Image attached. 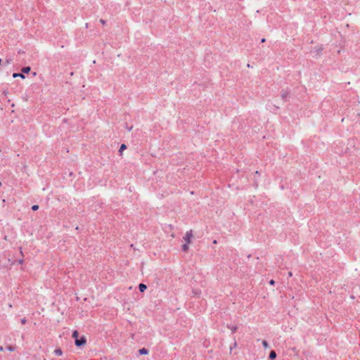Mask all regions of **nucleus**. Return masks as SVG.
<instances>
[{"label":"nucleus","mask_w":360,"mask_h":360,"mask_svg":"<svg viewBox=\"0 0 360 360\" xmlns=\"http://www.w3.org/2000/svg\"><path fill=\"white\" fill-rule=\"evenodd\" d=\"M247 66H248V68H250V67H251V66H250V65L249 63L247 65Z\"/></svg>","instance_id":"nucleus-40"},{"label":"nucleus","mask_w":360,"mask_h":360,"mask_svg":"<svg viewBox=\"0 0 360 360\" xmlns=\"http://www.w3.org/2000/svg\"><path fill=\"white\" fill-rule=\"evenodd\" d=\"M7 349L10 352L15 351V348L11 345L7 347Z\"/></svg>","instance_id":"nucleus-21"},{"label":"nucleus","mask_w":360,"mask_h":360,"mask_svg":"<svg viewBox=\"0 0 360 360\" xmlns=\"http://www.w3.org/2000/svg\"><path fill=\"white\" fill-rule=\"evenodd\" d=\"M30 72V66H24L20 72H13L12 77L13 78L20 77L21 79H25V75L29 74Z\"/></svg>","instance_id":"nucleus-1"},{"label":"nucleus","mask_w":360,"mask_h":360,"mask_svg":"<svg viewBox=\"0 0 360 360\" xmlns=\"http://www.w3.org/2000/svg\"><path fill=\"white\" fill-rule=\"evenodd\" d=\"M292 351H293V352H297L296 348H292Z\"/></svg>","instance_id":"nucleus-37"},{"label":"nucleus","mask_w":360,"mask_h":360,"mask_svg":"<svg viewBox=\"0 0 360 360\" xmlns=\"http://www.w3.org/2000/svg\"><path fill=\"white\" fill-rule=\"evenodd\" d=\"M288 276H292V273L291 271H289V272H288Z\"/></svg>","instance_id":"nucleus-33"},{"label":"nucleus","mask_w":360,"mask_h":360,"mask_svg":"<svg viewBox=\"0 0 360 360\" xmlns=\"http://www.w3.org/2000/svg\"><path fill=\"white\" fill-rule=\"evenodd\" d=\"M262 345H263L264 348H268L269 347V344H268V342L266 340H263L262 341Z\"/></svg>","instance_id":"nucleus-22"},{"label":"nucleus","mask_w":360,"mask_h":360,"mask_svg":"<svg viewBox=\"0 0 360 360\" xmlns=\"http://www.w3.org/2000/svg\"><path fill=\"white\" fill-rule=\"evenodd\" d=\"M39 209V206L38 205H33L32 207H31V210L34 212H36Z\"/></svg>","instance_id":"nucleus-16"},{"label":"nucleus","mask_w":360,"mask_h":360,"mask_svg":"<svg viewBox=\"0 0 360 360\" xmlns=\"http://www.w3.org/2000/svg\"><path fill=\"white\" fill-rule=\"evenodd\" d=\"M25 53V51H21L20 49L18 51V53H19V54H22V53Z\"/></svg>","instance_id":"nucleus-29"},{"label":"nucleus","mask_w":360,"mask_h":360,"mask_svg":"<svg viewBox=\"0 0 360 360\" xmlns=\"http://www.w3.org/2000/svg\"><path fill=\"white\" fill-rule=\"evenodd\" d=\"M86 338L84 336L82 337L80 339L75 340V345L77 347L83 346V345H84L86 344Z\"/></svg>","instance_id":"nucleus-6"},{"label":"nucleus","mask_w":360,"mask_h":360,"mask_svg":"<svg viewBox=\"0 0 360 360\" xmlns=\"http://www.w3.org/2000/svg\"><path fill=\"white\" fill-rule=\"evenodd\" d=\"M265 41H266V39L265 38H262L260 40V43H264Z\"/></svg>","instance_id":"nucleus-28"},{"label":"nucleus","mask_w":360,"mask_h":360,"mask_svg":"<svg viewBox=\"0 0 360 360\" xmlns=\"http://www.w3.org/2000/svg\"><path fill=\"white\" fill-rule=\"evenodd\" d=\"M268 283H269V284L270 285H271V286H274V285H275V284H276V281H275V280H274V279H271V280H269V282H268Z\"/></svg>","instance_id":"nucleus-19"},{"label":"nucleus","mask_w":360,"mask_h":360,"mask_svg":"<svg viewBox=\"0 0 360 360\" xmlns=\"http://www.w3.org/2000/svg\"><path fill=\"white\" fill-rule=\"evenodd\" d=\"M127 148V145L126 143H122L120 146V148L118 149V155L120 156H122V154H123V151L124 150H126Z\"/></svg>","instance_id":"nucleus-8"},{"label":"nucleus","mask_w":360,"mask_h":360,"mask_svg":"<svg viewBox=\"0 0 360 360\" xmlns=\"http://www.w3.org/2000/svg\"><path fill=\"white\" fill-rule=\"evenodd\" d=\"M191 243H184V244L181 245V250L183 252H188L189 251V245Z\"/></svg>","instance_id":"nucleus-10"},{"label":"nucleus","mask_w":360,"mask_h":360,"mask_svg":"<svg viewBox=\"0 0 360 360\" xmlns=\"http://www.w3.org/2000/svg\"><path fill=\"white\" fill-rule=\"evenodd\" d=\"M0 351H4V347L2 346H0Z\"/></svg>","instance_id":"nucleus-34"},{"label":"nucleus","mask_w":360,"mask_h":360,"mask_svg":"<svg viewBox=\"0 0 360 360\" xmlns=\"http://www.w3.org/2000/svg\"><path fill=\"white\" fill-rule=\"evenodd\" d=\"M8 94V90H7V89H4V90H3V94H4V95L6 96Z\"/></svg>","instance_id":"nucleus-27"},{"label":"nucleus","mask_w":360,"mask_h":360,"mask_svg":"<svg viewBox=\"0 0 360 360\" xmlns=\"http://www.w3.org/2000/svg\"><path fill=\"white\" fill-rule=\"evenodd\" d=\"M78 335H79V333H78L77 330L73 331L72 338H74L75 340H77V339H78Z\"/></svg>","instance_id":"nucleus-17"},{"label":"nucleus","mask_w":360,"mask_h":360,"mask_svg":"<svg viewBox=\"0 0 360 360\" xmlns=\"http://www.w3.org/2000/svg\"><path fill=\"white\" fill-rule=\"evenodd\" d=\"M252 186L255 188H258L259 187V181L261 176V173L259 171H255L252 174Z\"/></svg>","instance_id":"nucleus-2"},{"label":"nucleus","mask_w":360,"mask_h":360,"mask_svg":"<svg viewBox=\"0 0 360 360\" xmlns=\"http://www.w3.org/2000/svg\"><path fill=\"white\" fill-rule=\"evenodd\" d=\"M15 262L18 264H22L25 262V260L22 258H20V259H16Z\"/></svg>","instance_id":"nucleus-18"},{"label":"nucleus","mask_w":360,"mask_h":360,"mask_svg":"<svg viewBox=\"0 0 360 360\" xmlns=\"http://www.w3.org/2000/svg\"><path fill=\"white\" fill-rule=\"evenodd\" d=\"M1 64H2V60H1V58H0V66L1 65Z\"/></svg>","instance_id":"nucleus-36"},{"label":"nucleus","mask_w":360,"mask_h":360,"mask_svg":"<svg viewBox=\"0 0 360 360\" xmlns=\"http://www.w3.org/2000/svg\"><path fill=\"white\" fill-rule=\"evenodd\" d=\"M192 294L193 297H199L202 294V291L199 288H193Z\"/></svg>","instance_id":"nucleus-7"},{"label":"nucleus","mask_w":360,"mask_h":360,"mask_svg":"<svg viewBox=\"0 0 360 360\" xmlns=\"http://www.w3.org/2000/svg\"><path fill=\"white\" fill-rule=\"evenodd\" d=\"M133 125L129 126L128 124L126 122L124 123V128L128 131H131L133 129Z\"/></svg>","instance_id":"nucleus-14"},{"label":"nucleus","mask_w":360,"mask_h":360,"mask_svg":"<svg viewBox=\"0 0 360 360\" xmlns=\"http://www.w3.org/2000/svg\"><path fill=\"white\" fill-rule=\"evenodd\" d=\"M72 175H73V172H71L70 173V176H72Z\"/></svg>","instance_id":"nucleus-39"},{"label":"nucleus","mask_w":360,"mask_h":360,"mask_svg":"<svg viewBox=\"0 0 360 360\" xmlns=\"http://www.w3.org/2000/svg\"><path fill=\"white\" fill-rule=\"evenodd\" d=\"M212 243H213V244H217V240H214L212 241Z\"/></svg>","instance_id":"nucleus-32"},{"label":"nucleus","mask_w":360,"mask_h":360,"mask_svg":"<svg viewBox=\"0 0 360 360\" xmlns=\"http://www.w3.org/2000/svg\"><path fill=\"white\" fill-rule=\"evenodd\" d=\"M290 96V90L288 89L286 90L283 89L281 92V99L283 101V102L288 101V98Z\"/></svg>","instance_id":"nucleus-5"},{"label":"nucleus","mask_w":360,"mask_h":360,"mask_svg":"<svg viewBox=\"0 0 360 360\" xmlns=\"http://www.w3.org/2000/svg\"><path fill=\"white\" fill-rule=\"evenodd\" d=\"M229 328L231 330L233 333L236 332V330H237V327L234 326H229Z\"/></svg>","instance_id":"nucleus-23"},{"label":"nucleus","mask_w":360,"mask_h":360,"mask_svg":"<svg viewBox=\"0 0 360 360\" xmlns=\"http://www.w3.org/2000/svg\"><path fill=\"white\" fill-rule=\"evenodd\" d=\"M350 298L352 299V300H354L355 299V296L353 294H352L350 295Z\"/></svg>","instance_id":"nucleus-30"},{"label":"nucleus","mask_w":360,"mask_h":360,"mask_svg":"<svg viewBox=\"0 0 360 360\" xmlns=\"http://www.w3.org/2000/svg\"><path fill=\"white\" fill-rule=\"evenodd\" d=\"M32 75L33 77L36 76L37 75V72H32Z\"/></svg>","instance_id":"nucleus-31"},{"label":"nucleus","mask_w":360,"mask_h":360,"mask_svg":"<svg viewBox=\"0 0 360 360\" xmlns=\"http://www.w3.org/2000/svg\"><path fill=\"white\" fill-rule=\"evenodd\" d=\"M183 238H184L185 243H192V240L193 238V230L191 229L189 231H187L186 232V233L184 234Z\"/></svg>","instance_id":"nucleus-3"},{"label":"nucleus","mask_w":360,"mask_h":360,"mask_svg":"<svg viewBox=\"0 0 360 360\" xmlns=\"http://www.w3.org/2000/svg\"><path fill=\"white\" fill-rule=\"evenodd\" d=\"M129 192H132V189H131V186L129 188Z\"/></svg>","instance_id":"nucleus-35"},{"label":"nucleus","mask_w":360,"mask_h":360,"mask_svg":"<svg viewBox=\"0 0 360 360\" xmlns=\"http://www.w3.org/2000/svg\"><path fill=\"white\" fill-rule=\"evenodd\" d=\"M138 289L140 292L144 293L145 291L148 289V286L146 284L141 283L138 285Z\"/></svg>","instance_id":"nucleus-9"},{"label":"nucleus","mask_w":360,"mask_h":360,"mask_svg":"<svg viewBox=\"0 0 360 360\" xmlns=\"http://www.w3.org/2000/svg\"><path fill=\"white\" fill-rule=\"evenodd\" d=\"M281 188L282 190H283V189H284V186H283V185H282V186H281Z\"/></svg>","instance_id":"nucleus-38"},{"label":"nucleus","mask_w":360,"mask_h":360,"mask_svg":"<svg viewBox=\"0 0 360 360\" xmlns=\"http://www.w3.org/2000/svg\"><path fill=\"white\" fill-rule=\"evenodd\" d=\"M276 357V353L274 351H271L269 354V359H274Z\"/></svg>","instance_id":"nucleus-13"},{"label":"nucleus","mask_w":360,"mask_h":360,"mask_svg":"<svg viewBox=\"0 0 360 360\" xmlns=\"http://www.w3.org/2000/svg\"><path fill=\"white\" fill-rule=\"evenodd\" d=\"M13 61V58L11 56H6L3 65H10Z\"/></svg>","instance_id":"nucleus-11"},{"label":"nucleus","mask_w":360,"mask_h":360,"mask_svg":"<svg viewBox=\"0 0 360 360\" xmlns=\"http://www.w3.org/2000/svg\"><path fill=\"white\" fill-rule=\"evenodd\" d=\"M20 253L22 255V257H24V254L22 252V248L21 247L19 248Z\"/></svg>","instance_id":"nucleus-26"},{"label":"nucleus","mask_w":360,"mask_h":360,"mask_svg":"<svg viewBox=\"0 0 360 360\" xmlns=\"http://www.w3.org/2000/svg\"><path fill=\"white\" fill-rule=\"evenodd\" d=\"M324 49L323 45L320 44L314 47V52L315 53V56L316 58H319L321 56L323 50Z\"/></svg>","instance_id":"nucleus-4"},{"label":"nucleus","mask_w":360,"mask_h":360,"mask_svg":"<svg viewBox=\"0 0 360 360\" xmlns=\"http://www.w3.org/2000/svg\"><path fill=\"white\" fill-rule=\"evenodd\" d=\"M100 22L103 25H105L106 23H107V21L105 20H103V19H100Z\"/></svg>","instance_id":"nucleus-24"},{"label":"nucleus","mask_w":360,"mask_h":360,"mask_svg":"<svg viewBox=\"0 0 360 360\" xmlns=\"http://www.w3.org/2000/svg\"><path fill=\"white\" fill-rule=\"evenodd\" d=\"M20 322L22 324H25L27 322V319L25 318H23L20 320Z\"/></svg>","instance_id":"nucleus-25"},{"label":"nucleus","mask_w":360,"mask_h":360,"mask_svg":"<svg viewBox=\"0 0 360 360\" xmlns=\"http://www.w3.org/2000/svg\"><path fill=\"white\" fill-rule=\"evenodd\" d=\"M140 354H147L148 353V350L146 348H142L139 351Z\"/></svg>","instance_id":"nucleus-12"},{"label":"nucleus","mask_w":360,"mask_h":360,"mask_svg":"<svg viewBox=\"0 0 360 360\" xmlns=\"http://www.w3.org/2000/svg\"><path fill=\"white\" fill-rule=\"evenodd\" d=\"M88 23H86V27L87 28L89 26H88Z\"/></svg>","instance_id":"nucleus-41"},{"label":"nucleus","mask_w":360,"mask_h":360,"mask_svg":"<svg viewBox=\"0 0 360 360\" xmlns=\"http://www.w3.org/2000/svg\"><path fill=\"white\" fill-rule=\"evenodd\" d=\"M255 198H256L255 195H253L252 198L249 200V203L251 204V205H254V203H255L254 199Z\"/></svg>","instance_id":"nucleus-20"},{"label":"nucleus","mask_w":360,"mask_h":360,"mask_svg":"<svg viewBox=\"0 0 360 360\" xmlns=\"http://www.w3.org/2000/svg\"><path fill=\"white\" fill-rule=\"evenodd\" d=\"M54 353L58 356H61L63 354V352L60 348L56 349L54 350Z\"/></svg>","instance_id":"nucleus-15"}]
</instances>
